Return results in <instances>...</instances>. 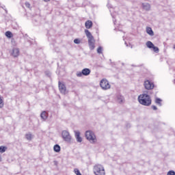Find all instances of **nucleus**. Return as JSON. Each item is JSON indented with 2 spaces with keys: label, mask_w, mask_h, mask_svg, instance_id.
I'll list each match as a JSON object with an SVG mask.
<instances>
[{
  "label": "nucleus",
  "mask_w": 175,
  "mask_h": 175,
  "mask_svg": "<svg viewBox=\"0 0 175 175\" xmlns=\"http://www.w3.org/2000/svg\"><path fill=\"white\" fill-rule=\"evenodd\" d=\"M146 93L143 94H140L138 96V101L140 105H143V106H150L151 105V97L148 95V92H145Z\"/></svg>",
  "instance_id": "nucleus-1"
},
{
  "label": "nucleus",
  "mask_w": 175,
  "mask_h": 175,
  "mask_svg": "<svg viewBox=\"0 0 175 175\" xmlns=\"http://www.w3.org/2000/svg\"><path fill=\"white\" fill-rule=\"evenodd\" d=\"M85 33L88 39V44L90 50H94L95 49V39L94 38V36L91 34V32L88 29H85Z\"/></svg>",
  "instance_id": "nucleus-2"
},
{
  "label": "nucleus",
  "mask_w": 175,
  "mask_h": 175,
  "mask_svg": "<svg viewBox=\"0 0 175 175\" xmlns=\"http://www.w3.org/2000/svg\"><path fill=\"white\" fill-rule=\"evenodd\" d=\"M93 172L95 175H106L105 167L100 164H96L93 167Z\"/></svg>",
  "instance_id": "nucleus-3"
},
{
  "label": "nucleus",
  "mask_w": 175,
  "mask_h": 175,
  "mask_svg": "<svg viewBox=\"0 0 175 175\" xmlns=\"http://www.w3.org/2000/svg\"><path fill=\"white\" fill-rule=\"evenodd\" d=\"M85 136L87 140L90 141V143H96V137L95 136V133H94V132L91 131H87L85 133Z\"/></svg>",
  "instance_id": "nucleus-4"
},
{
  "label": "nucleus",
  "mask_w": 175,
  "mask_h": 175,
  "mask_svg": "<svg viewBox=\"0 0 175 175\" xmlns=\"http://www.w3.org/2000/svg\"><path fill=\"white\" fill-rule=\"evenodd\" d=\"M62 136L64 142H66L67 143H70V142H72V136H70V134L67 131H63Z\"/></svg>",
  "instance_id": "nucleus-5"
},
{
  "label": "nucleus",
  "mask_w": 175,
  "mask_h": 175,
  "mask_svg": "<svg viewBox=\"0 0 175 175\" xmlns=\"http://www.w3.org/2000/svg\"><path fill=\"white\" fill-rule=\"evenodd\" d=\"M91 70L90 68H83L81 72H77V77H81L82 76H90Z\"/></svg>",
  "instance_id": "nucleus-6"
},
{
  "label": "nucleus",
  "mask_w": 175,
  "mask_h": 175,
  "mask_svg": "<svg viewBox=\"0 0 175 175\" xmlns=\"http://www.w3.org/2000/svg\"><path fill=\"white\" fill-rule=\"evenodd\" d=\"M100 85L102 88V90H109L110 89V83H109V81L107 79H102L100 82Z\"/></svg>",
  "instance_id": "nucleus-7"
},
{
  "label": "nucleus",
  "mask_w": 175,
  "mask_h": 175,
  "mask_svg": "<svg viewBox=\"0 0 175 175\" xmlns=\"http://www.w3.org/2000/svg\"><path fill=\"white\" fill-rule=\"evenodd\" d=\"M144 87L146 90H153L154 83L148 80L144 81Z\"/></svg>",
  "instance_id": "nucleus-8"
},
{
  "label": "nucleus",
  "mask_w": 175,
  "mask_h": 175,
  "mask_svg": "<svg viewBox=\"0 0 175 175\" xmlns=\"http://www.w3.org/2000/svg\"><path fill=\"white\" fill-rule=\"evenodd\" d=\"M59 90L61 92V94H66V87L64 83H62L61 81H59Z\"/></svg>",
  "instance_id": "nucleus-9"
},
{
  "label": "nucleus",
  "mask_w": 175,
  "mask_h": 175,
  "mask_svg": "<svg viewBox=\"0 0 175 175\" xmlns=\"http://www.w3.org/2000/svg\"><path fill=\"white\" fill-rule=\"evenodd\" d=\"M75 135L77 143H81V142H83V138L80 136V131H75Z\"/></svg>",
  "instance_id": "nucleus-10"
},
{
  "label": "nucleus",
  "mask_w": 175,
  "mask_h": 175,
  "mask_svg": "<svg viewBox=\"0 0 175 175\" xmlns=\"http://www.w3.org/2000/svg\"><path fill=\"white\" fill-rule=\"evenodd\" d=\"M11 54L12 57L16 58V57H18L20 55V49H18V48H14Z\"/></svg>",
  "instance_id": "nucleus-11"
},
{
  "label": "nucleus",
  "mask_w": 175,
  "mask_h": 175,
  "mask_svg": "<svg viewBox=\"0 0 175 175\" xmlns=\"http://www.w3.org/2000/svg\"><path fill=\"white\" fill-rule=\"evenodd\" d=\"M117 100H118V103H124V102H125V98L123 97L122 95L118 94L117 95Z\"/></svg>",
  "instance_id": "nucleus-12"
},
{
  "label": "nucleus",
  "mask_w": 175,
  "mask_h": 175,
  "mask_svg": "<svg viewBox=\"0 0 175 175\" xmlns=\"http://www.w3.org/2000/svg\"><path fill=\"white\" fill-rule=\"evenodd\" d=\"M146 33L148 35H150V36H154V31L151 27H146Z\"/></svg>",
  "instance_id": "nucleus-13"
},
{
  "label": "nucleus",
  "mask_w": 175,
  "mask_h": 175,
  "mask_svg": "<svg viewBox=\"0 0 175 175\" xmlns=\"http://www.w3.org/2000/svg\"><path fill=\"white\" fill-rule=\"evenodd\" d=\"M53 151H55V152H59L61 151V146L58 144H55L53 146Z\"/></svg>",
  "instance_id": "nucleus-14"
},
{
  "label": "nucleus",
  "mask_w": 175,
  "mask_h": 175,
  "mask_svg": "<svg viewBox=\"0 0 175 175\" xmlns=\"http://www.w3.org/2000/svg\"><path fill=\"white\" fill-rule=\"evenodd\" d=\"M40 117L42 120H47V112L46 111H44L41 113Z\"/></svg>",
  "instance_id": "nucleus-15"
},
{
  "label": "nucleus",
  "mask_w": 175,
  "mask_h": 175,
  "mask_svg": "<svg viewBox=\"0 0 175 175\" xmlns=\"http://www.w3.org/2000/svg\"><path fill=\"white\" fill-rule=\"evenodd\" d=\"M142 8L144 9V10H150V5L147 3H142Z\"/></svg>",
  "instance_id": "nucleus-16"
},
{
  "label": "nucleus",
  "mask_w": 175,
  "mask_h": 175,
  "mask_svg": "<svg viewBox=\"0 0 175 175\" xmlns=\"http://www.w3.org/2000/svg\"><path fill=\"white\" fill-rule=\"evenodd\" d=\"M5 35L8 39H12V38H13V33L12 31H8L5 33Z\"/></svg>",
  "instance_id": "nucleus-17"
},
{
  "label": "nucleus",
  "mask_w": 175,
  "mask_h": 175,
  "mask_svg": "<svg viewBox=\"0 0 175 175\" xmlns=\"http://www.w3.org/2000/svg\"><path fill=\"white\" fill-rule=\"evenodd\" d=\"M146 46H147L148 49H152L154 45L151 41H148L146 42Z\"/></svg>",
  "instance_id": "nucleus-18"
},
{
  "label": "nucleus",
  "mask_w": 175,
  "mask_h": 175,
  "mask_svg": "<svg viewBox=\"0 0 175 175\" xmlns=\"http://www.w3.org/2000/svg\"><path fill=\"white\" fill-rule=\"evenodd\" d=\"M25 137L27 140L31 141L32 140V134L31 133H28L25 134Z\"/></svg>",
  "instance_id": "nucleus-19"
},
{
  "label": "nucleus",
  "mask_w": 175,
  "mask_h": 175,
  "mask_svg": "<svg viewBox=\"0 0 175 175\" xmlns=\"http://www.w3.org/2000/svg\"><path fill=\"white\" fill-rule=\"evenodd\" d=\"M8 150V147L1 146H0V152L1 154H3Z\"/></svg>",
  "instance_id": "nucleus-20"
},
{
  "label": "nucleus",
  "mask_w": 175,
  "mask_h": 175,
  "mask_svg": "<svg viewBox=\"0 0 175 175\" xmlns=\"http://www.w3.org/2000/svg\"><path fill=\"white\" fill-rule=\"evenodd\" d=\"M162 99L159 98H157L155 99V103H157V105H159V106H162Z\"/></svg>",
  "instance_id": "nucleus-21"
},
{
  "label": "nucleus",
  "mask_w": 175,
  "mask_h": 175,
  "mask_svg": "<svg viewBox=\"0 0 175 175\" xmlns=\"http://www.w3.org/2000/svg\"><path fill=\"white\" fill-rule=\"evenodd\" d=\"M92 23H85V27L87 28V29H90V28L92 27Z\"/></svg>",
  "instance_id": "nucleus-22"
},
{
  "label": "nucleus",
  "mask_w": 175,
  "mask_h": 175,
  "mask_svg": "<svg viewBox=\"0 0 175 175\" xmlns=\"http://www.w3.org/2000/svg\"><path fill=\"white\" fill-rule=\"evenodd\" d=\"M74 173H75L76 175H82L81 172H80V170L77 168L74 170Z\"/></svg>",
  "instance_id": "nucleus-23"
},
{
  "label": "nucleus",
  "mask_w": 175,
  "mask_h": 175,
  "mask_svg": "<svg viewBox=\"0 0 175 175\" xmlns=\"http://www.w3.org/2000/svg\"><path fill=\"white\" fill-rule=\"evenodd\" d=\"M152 49H153V51H154V53H159V48L155 46V45L153 46Z\"/></svg>",
  "instance_id": "nucleus-24"
},
{
  "label": "nucleus",
  "mask_w": 175,
  "mask_h": 175,
  "mask_svg": "<svg viewBox=\"0 0 175 175\" xmlns=\"http://www.w3.org/2000/svg\"><path fill=\"white\" fill-rule=\"evenodd\" d=\"M3 107V100L2 99V97L0 96V109H2Z\"/></svg>",
  "instance_id": "nucleus-25"
},
{
  "label": "nucleus",
  "mask_w": 175,
  "mask_h": 175,
  "mask_svg": "<svg viewBox=\"0 0 175 175\" xmlns=\"http://www.w3.org/2000/svg\"><path fill=\"white\" fill-rule=\"evenodd\" d=\"M74 43H75V44H80V43H81L80 39H79V38H75V39L74 40Z\"/></svg>",
  "instance_id": "nucleus-26"
},
{
  "label": "nucleus",
  "mask_w": 175,
  "mask_h": 175,
  "mask_svg": "<svg viewBox=\"0 0 175 175\" xmlns=\"http://www.w3.org/2000/svg\"><path fill=\"white\" fill-rule=\"evenodd\" d=\"M102 50H103L102 46H98V48L97 49L98 54H102Z\"/></svg>",
  "instance_id": "nucleus-27"
},
{
  "label": "nucleus",
  "mask_w": 175,
  "mask_h": 175,
  "mask_svg": "<svg viewBox=\"0 0 175 175\" xmlns=\"http://www.w3.org/2000/svg\"><path fill=\"white\" fill-rule=\"evenodd\" d=\"M167 175H175V172L174 170H170L167 173Z\"/></svg>",
  "instance_id": "nucleus-28"
},
{
  "label": "nucleus",
  "mask_w": 175,
  "mask_h": 175,
  "mask_svg": "<svg viewBox=\"0 0 175 175\" xmlns=\"http://www.w3.org/2000/svg\"><path fill=\"white\" fill-rule=\"evenodd\" d=\"M25 6H26V8H31V4L29 2H26L25 3Z\"/></svg>",
  "instance_id": "nucleus-29"
},
{
  "label": "nucleus",
  "mask_w": 175,
  "mask_h": 175,
  "mask_svg": "<svg viewBox=\"0 0 175 175\" xmlns=\"http://www.w3.org/2000/svg\"><path fill=\"white\" fill-rule=\"evenodd\" d=\"M45 75H46V76H48L49 77H50V76H51V74L50 72H49V71H46V72H45Z\"/></svg>",
  "instance_id": "nucleus-30"
},
{
  "label": "nucleus",
  "mask_w": 175,
  "mask_h": 175,
  "mask_svg": "<svg viewBox=\"0 0 175 175\" xmlns=\"http://www.w3.org/2000/svg\"><path fill=\"white\" fill-rule=\"evenodd\" d=\"M152 109L154 110H158V108L155 105H152Z\"/></svg>",
  "instance_id": "nucleus-31"
},
{
  "label": "nucleus",
  "mask_w": 175,
  "mask_h": 175,
  "mask_svg": "<svg viewBox=\"0 0 175 175\" xmlns=\"http://www.w3.org/2000/svg\"><path fill=\"white\" fill-rule=\"evenodd\" d=\"M85 23H92V21H90V20H88V21H85Z\"/></svg>",
  "instance_id": "nucleus-32"
},
{
  "label": "nucleus",
  "mask_w": 175,
  "mask_h": 175,
  "mask_svg": "<svg viewBox=\"0 0 175 175\" xmlns=\"http://www.w3.org/2000/svg\"><path fill=\"white\" fill-rule=\"evenodd\" d=\"M44 2H50V0H44Z\"/></svg>",
  "instance_id": "nucleus-33"
},
{
  "label": "nucleus",
  "mask_w": 175,
  "mask_h": 175,
  "mask_svg": "<svg viewBox=\"0 0 175 175\" xmlns=\"http://www.w3.org/2000/svg\"><path fill=\"white\" fill-rule=\"evenodd\" d=\"M0 162H2V157L1 156V154H0Z\"/></svg>",
  "instance_id": "nucleus-34"
},
{
  "label": "nucleus",
  "mask_w": 175,
  "mask_h": 175,
  "mask_svg": "<svg viewBox=\"0 0 175 175\" xmlns=\"http://www.w3.org/2000/svg\"><path fill=\"white\" fill-rule=\"evenodd\" d=\"M125 44L128 47V44L126 43V42H125Z\"/></svg>",
  "instance_id": "nucleus-35"
},
{
  "label": "nucleus",
  "mask_w": 175,
  "mask_h": 175,
  "mask_svg": "<svg viewBox=\"0 0 175 175\" xmlns=\"http://www.w3.org/2000/svg\"><path fill=\"white\" fill-rule=\"evenodd\" d=\"M13 24H14V25H17V23H13Z\"/></svg>",
  "instance_id": "nucleus-36"
},
{
  "label": "nucleus",
  "mask_w": 175,
  "mask_h": 175,
  "mask_svg": "<svg viewBox=\"0 0 175 175\" xmlns=\"http://www.w3.org/2000/svg\"><path fill=\"white\" fill-rule=\"evenodd\" d=\"M173 49H174V50H175V45H174V47H173Z\"/></svg>",
  "instance_id": "nucleus-37"
},
{
  "label": "nucleus",
  "mask_w": 175,
  "mask_h": 175,
  "mask_svg": "<svg viewBox=\"0 0 175 175\" xmlns=\"http://www.w3.org/2000/svg\"><path fill=\"white\" fill-rule=\"evenodd\" d=\"M14 29H16V28H17L16 26H14Z\"/></svg>",
  "instance_id": "nucleus-38"
},
{
  "label": "nucleus",
  "mask_w": 175,
  "mask_h": 175,
  "mask_svg": "<svg viewBox=\"0 0 175 175\" xmlns=\"http://www.w3.org/2000/svg\"><path fill=\"white\" fill-rule=\"evenodd\" d=\"M12 27H14V25H12Z\"/></svg>",
  "instance_id": "nucleus-39"
}]
</instances>
